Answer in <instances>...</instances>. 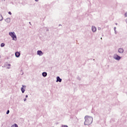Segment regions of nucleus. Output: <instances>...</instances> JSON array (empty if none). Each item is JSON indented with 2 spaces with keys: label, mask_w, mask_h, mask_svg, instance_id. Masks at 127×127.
<instances>
[{
  "label": "nucleus",
  "mask_w": 127,
  "mask_h": 127,
  "mask_svg": "<svg viewBox=\"0 0 127 127\" xmlns=\"http://www.w3.org/2000/svg\"><path fill=\"white\" fill-rule=\"evenodd\" d=\"M84 126H90L93 123V117L89 116H86L84 117Z\"/></svg>",
  "instance_id": "1"
},
{
  "label": "nucleus",
  "mask_w": 127,
  "mask_h": 127,
  "mask_svg": "<svg viewBox=\"0 0 127 127\" xmlns=\"http://www.w3.org/2000/svg\"><path fill=\"white\" fill-rule=\"evenodd\" d=\"M9 35H10V36H11V37H12V40H14V41H16V40H17L16 35H15V33H14V32H9Z\"/></svg>",
  "instance_id": "2"
},
{
  "label": "nucleus",
  "mask_w": 127,
  "mask_h": 127,
  "mask_svg": "<svg viewBox=\"0 0 127 127\" xmlns=\"http://www.w3.org/2000/svg\"><path fill=\"white\" fill-rule=\"evenodd\" d=\"M114 59H115V60H117V61H119V60H121L122 57H121L120 56L118 55L117 54H115L113 56Z\"/></svg>",
  "instance_id": "3"
},
{
  "label": "nucleus",
  "mask_w": 127,
  "mask_h": 127,
  "mask_svg": "<svg viewBox=\"0 0 127 127\" xmlns=\"http://www.w3.org/2000/svg\"><path fill=\"white\" fill-rule=\"evenodd\" d=\"M37 55H39V56H42V55H43L44 53L41 51H37Z\"/></svg>",
  "instance_id": "4"
},
{
  "label": "nucleus",
  "mask_w": 127,
  "mask_h": 127,
  "mask_svg": "<svg viewBox=\"0 0 127 127\" xmlns=\"http://www.w3.org/2000/svg\"><path fill=\"white\" fill-rule=\"evenodd\" d=\"M119 53H121V54L124 53V49L120 48L118 49Z\"/></svg>",
  "instance_id": "5"
},
{
  "label": "nucleus",
  "mask_w": 127,
  "mask_h": 127,
  "mask_svg": "<svg viewBox=\"0 0 127 127\" xmlns=\"http://www.w3.org/2000/svg\"><path fill=\"white\" fill-rule=\"evenodd\" d=\"M56 82H60V83H61L62 82V79L60 78V77L57 76Z\"/></svg>",
  "instance_id": "6"
},
{
  "label": "nucleus",
  "mask_w": 127,
  "mask_h": 127,
  "mask_svg": "<svg viewBox=\"0 0 127 127\" xmlns=\"http://www.w3.org/2000/svg\"><path fill=\"white\" fill-rule=\"evenodd\" d=\"M15 57H16L17 58H18V57H19V56H20V53L18 52H16L15 53Z\"/></svg>",
  "instance_id": "7"
},
{
  "label": "nucleus",
  "mask_w": 127,
  "mask_h": 127,
  "mask_svg": "<svg viewBox=\"0 0 127 127\" xmlns=\"http://www.w3.org/2000/svg\"><path fill=\"white\" fill-rule=\"evenodd\" d=\"M92 30L93 32H96V31H97V28H96L95 26H92Z\"/></svg>",
  "instance_id": "8"
},
{
  "label": "nucleus",
  "mask_w": 127,
  "mask_h": 127,
  "mask_svg": "<svg viewBox=\"0 0 127 127\" xmlns=\"http://www.w3.org/2000/svg\"><path fill=\"white\" fill-rule=\"evenodd\" d=\"M5 21L7 22V23H9V22H10V19L9 18H7L5 19Z\"/></svg>",
  "instance_id": "9"
},
{
  "label": "nucleus",
  "mask_w": 127,
  "mask_h": 127,
  "mask_svg": "<svg viewBox=\"0 0 127 127\" xmlns=\"http://www.w3.org/2000/svg\"><path fill=\"white\" fill-rule=\"evenodd\" d=\"M42 76H43V77H46V76H47V72H43Z\"/></svg>",
  "instance_id": "10"
},
{
  "label": "nucleus",
  "mask_w": 127,
  "mask_h": 127,
  "mask_svg": "<svg viewBox=\"0 0 127 127\" xmlns=\"http://www.w3.org/2000/svg\"><path fill=\"white\" fill-rule=\"evenodd\" d=\"M21 91L22 92V93L23 94V93H24V92H25V89H24V88H23V87L21 88Z\"/></svg>",
  "instance_id": "11"
},
{
  "label": "nucleus",
  "mask_w": 127,
  "mask_h": 127,
  "mask_svg": "<svg viewBox=\"0 0 127 127\" xmlns=\"http://www.w3.org/2000/svg\"><path fill=\"white\" fill-rule=\"evenodd\" d=\"M114 29L115 34H117V33H118V32L117 31V27H115Z\"/></svg>",
  "instance_id": "12"
},
{
  "label": "nucleus",
  "mask_w": 127,
  "mask_h": 127,
  "mask_svg": "<svg viewBox=\"0 0 127 127\" xmlns=\"http://www.w3.org/2000/svg\"><path fill=\"white\" fill-rule=\"evenodd\" d=\"M11 127H18V126H17V124H15L13 125Z\"/></svg>",
  "instance_id": "13"
},
{
  "label": "nucleus",
  "mask_w": 127,
  "mask_h": 127,
  "mask_svg": "<svg viewBox=\"0 0 127 127\" xmlns=\"http://www.w3.org/2000/svg\"><path fill=\"white\" fill-rule=\"evenodd\" d=\"M2 19H3L2 15H1V14H0V21H1Z\"/></svg>",
  "instance_id": "14"
},
{
  "label": "nucleus",
  "mask_w": 127,
  "mask_h": 127,
  "mask_svg": "<svg viewBox=\"0 0 127 127\" xmlns=\"http://www.w3.org/2000/svg\"><path fill=\"white\" fill-rule=\"evenodd\" d=\"M4 45H5L4 43H2L0 44V47H4Z\"/></svg>",
  "instance_id": "15"
},
{
  "label": "nucleus",
  "mask_w": 127,
  "mask_h": 127,
  "mask_svg": "<svg viewBox=\"0 0 127 127\" xmlns=\"http://www.w3.org/2000/svg\"><path fill=\"white\" fill-rule=\"evenodd\" d=\"M8 66H9V67H7V69H10V66H11L10 64H8Z\"/></svg>",
  "instance_id": "16"
},
{
  "label": "nucleus",
  "mask_w": 127,
  "mask_h": 127,
  "mask_svg": "<svg viewBox=\"0 0 127 127\" xmlns=\"http://www.w3.org/2000/svg\"><path fill=\"white\" fill-rule=\"evenodd\" d=\"M125 17H127V12H126L125 13Z\"/></svg>",
  "instance_id": "17"
},
{
  "label": "nucleus",
  "mask_w": 127,
  "mask_h": 127,
  "mask_svg": "<svg viewBox=\"0 0 127 127\" xmlns=\"http://www.w3.org/2000/svg\"><path fill=\"white\" fill-rule=\"evenodd\" d=\"M9 114V111L8 110L6 112V115H8Z\"/></svg>",
  "instance_id": "18"
},
{
  "label": "nucleus",
  "mask_w": 127,
  "mask_h": 127,
  "mask_svg": "<svg viewBox=\"0 0 127 127\" xmlns=\"http://www.w3.org/2000/svg\"><path fill=\"white\" fill-rule=\"evenodd\" d=\"M62 127H68L66 125H63Z\"/></svg>",
  "instance_id": "19"
},
{
  "label": "nucleus",
  "mask_w": 127,
  "mask_h": 127,
  "mask_svg": "<svg viewBox=\"0 0 127 127\" xmlns=\"http://www.w3.org/2000/svg\"><path fill=\"white\" fill-rule=\"evenodd\" d=\"M8 14H10V15H11V12L9 11V12H8Z\"/></svg>",
  "instance_id": "20"
},
{
  "label": "nucleus",
  "mask_w": 127,
  "mask_h": 127,
  "mask_svg": "<svg viewBox=\"0 0 127 127\" xmlns=\"http://www.w3.org/2000/svg\"><path fill=\"white\" fill-rule=\"evenodd\" d=\"M26 87V86L25 85H22V88H25Z\"/></svg>",
  "instance_id": "21"
},
{
  "label": "nucleus",
  "mask_w": 127,
  "mask_h": 127,
  "mask_svg": "<svg viewBox=\"0 0 127 127\" xmlns=\"http://www.w3.org/2000/svg\"><path fill=\"white\" fill-rule=\"evenodd\" d=\"M25 98H28V95H26L25 96Z\"/></svg>",
  "instance_id": "22"
},
{
  "label": "nucleus",
  "mask_w": 127,
  "mask_h": 127,
  "mask_svg": "<svg viewBox=\"0 0 127 127\" xmlns=\"http://www.w3.org/2000/svg\"><path fill=\"white\" fill-rule=\"evenodd\" d=\"M24 102H25V101H26V98H24Z\"/></svg>",
  "instance_id": "23"
},
{
  "label": "nucleus",
  "mask_w": 127,
  "mask_h": 127,
  "mask_svg": "<svg viewBox=\"0 0 127 127\" xmlns=\"http://www.w3.org/2000/svg\"><path fill=\"white\" fill-rule=\"evenodd\" d=\"M116 25H118V23H115Z\"/></svg>",
  "instance_id": "24"
},
{
  "label": "nucleus",
  "mask_w": 127,
  "mask_h": 127,
  "mask_svg": "<svg viewBox=\"0 0 127 127\" xmlns=\"http://www.w3.org/2000/svg\"><path fill=\"white\" fill-rule=\"evenodd\" d=\"M101 29V28H98V30H100Z\"/></svg>",
  "instance_id": "25"
},
{
  "label": "nucleus",
  "mask_w": 127,
  "mask_h": 127,
  "mask_svg": "<svg viewBox=\"0 0 127 127\" xmlns=\"http://www.w3.org/2000/svg\"><path fill=\"white\" fill-rule=\"evenodd\" d=\"M35 1H38V0H35Z\"/></svg>",
  "instance_id": "26"
},
{
  "label": "nucleus",
  "mask_w": 127,
  "mask_h": 127,
  "mask_svg": "<svg viewBox=\"0 0 127 127\" xmlns=\"http://www.w3.org/2000/svg\"><path fill=\"white\" fill-rule=\"evenodd\" d=\"M59 26H61V24H59Z\"/></svg>",
  "instance_id": "27"
},
{
  "label": "nucleus",
  "mask_w": 127,
  "mask_h": 127,
  "mask_svg": "<svg viewBox=\"0 0 127 127\" xmlns=\"http://www.w3.org/2000/svg\"><path fill=\"white\" fill-rule=\"evenodd\" d=\"M126 22H127V19H126Z\"/></svg>",
  "instance_id": "28"
},
{
  "label": "nucleus",
  "mask_w": 127,
  "mask_h": 127,
  "mask_svg": "<svg viewBox=\"0 0 127 127\" xmlns=\"http://www.w3.org/2000/svg\"><path fill=\"white\" fill-rule=\"evenodd\" d=\"M101 39H103L102 38H101Z\"/></svg>",
  "instance_id": "29"
}]
</instances>
